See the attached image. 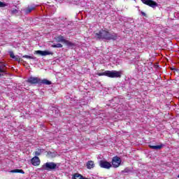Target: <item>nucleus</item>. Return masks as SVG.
I'll return each instance as SVG.
<instances>
[{"label":"nucleus","mask_w":179,"mask_h":179,"mask_svg":"<svg viewBox=\"0 0 179 179\" xmlns=\"http://www.w3.org/2000/svg\"><path fill=\"white\" fill-rule=\"evenodd\" d=\"M95 37L98 38V40H113L115 41V40L118 38V34L102 29L95 34Z\"/></svg>","instance_id":"nucleus-1"},{"label":"nucleus","mask_w":179,"mask_h":179,"mask_svg":"<svg viewBox=\"0 0 179 179\" xmlns=\"http://www.w3.org/2000/svg\"><path fill=\"white\" fill-rule=\"evenodd\" d=\"M41 169L46 171H55L57 169H59V164H56L55 162H46L42 166Z\"/></svg>","instance_id":"nucleus-2"},{"label":"nucleus","mask_w":179,"mask_h":179,"mask_svg":"<svg viewBox=\"0 0 179 179\" xmlns=\"http://www.w3.org/2000/svg\"><path fill=\"white\" fill-rule=\"evenodd\" d=\"M121 71H108V78H121Z\"/></svg>","instance_id":"nucleus-3"},{"label":"nucleus","mask_w":179,"mask_h":179,"mask_svg":"<svg viewBox=\"0 0 179 179\" xmlns=\"http://www.w3.org/2000/svg\"><path fill=\"white\" fill-rule=\"evenodd\" d=\"M121 158L118 156H115L112 159V165L113 167L117 169V167H120V164H121Z\"/></svg>","instance_id":"nucleus-4"},{"label":"nucleus","mask_w":179,"mask_h":179,"mask_svg":"<svg viewBox=\"0 0 179 179\" xmlns=\"http://www.w3.org/2000/svg\"><path fill=\"white\" fill-rule=\"evenodd\" d=\"M27 82L30 85H40V78L37 77H30L27 80Z\"/></svg>","instance_id":"nucleus-5"},{"label":"nucleus","mask_w":179,"mask_h":179,"mask_svg":"<svg viewBox=\"0 0 179 179\" xmlns=\"http://www.w3.org/2000/svg\"><path fill=\"white\" fill-rule=\"evenodd\" d=\"M141 2H143V3L145 5L150 6L151 8H156V6L158 5L157 3L152 0H141Z\"/></svg>","instance_id":"nucleus-6"},{"label":"nucleus","mask_w":179,"mask_h":179,"mask_svg":"<svg viewBox=\"0 0 179 179\" xmlns=\"http://www.w3.org/2000/svg\"><path fill=\"white\" fill-rule=\"evenodd\" d=\"M99 166L100 167H101V169H110L113 165H111V164L107 161H104V160H101L99 162Z\"/></svg>","instance_id":"nucleus-7"},{"label":"nucleus","mask_w":179,"mask_h":179,"mask_svg":"<svg viewBox=\"0 0 179 179\" xmlns=\"http://www.w3.org/2000/svg\"><path fill=\"white\" fill-rule=\"evenodd\" d=\"M36 54H37L38 55H41L42 57H45L47 55H53L54 52H50L48 50H36Z\"/></svg>","instance_id":"nucleus-8"},{"label":"nucleus","mask_w":179,"mask_h":179,"mask_svg":"<svg viewBox=\"0 0 179 179\" xmlns=\"http://www.w3.org/2000/svg\"><path fill=\"white\" fill-rule=\"evenodd\" d=\"M36 6H36L34 4L28 6V7H27L26 8H24L22 10L25 15H29V13H31V12H33V10H34V9H36Z\"/></svg>","instance_id":"nucleus-9"},{"label":"nucleus","mask_w":179,"mask_h":179,"mask_svg":"<svg viewBox=\"0 0 179 179\" xmlns=\"http://www.w3.org/2000/svg\"><path fill=\"white\" fill-rule=\"evenodd\" d=\"M31 162L33 166H40V158L38 157H34Z\"/></svg>","instance_id":"nucleus-10"},{"label":"nucleus","mask_w":179,"mask_h":179,"mask_svg":"<svg viewBox=\"0 0 179 179\" xmlns=\"http://www.w3.org/2000/svg\"><path fill=\"white\" fill-rule=\"evenodd\" d=\"M133 168L126 167L123 171H121V173L126 174V176H128V174L133 172Z\"/></svg>","instance_id":"nucleus-11"},{"label":"nucleus","mask_w":179,"mask_h":179,"mask_svg":"<svg viewBox=\"0 0 179 179\" xmlns=\"http://www.w3.org/2000/svg\"><path fill=\"white\" fill-rule=\"evenodd\" d=\"M149 148L152 149V150H160L163 148V144L159 145H149Z\"/></svg>","instance_id":"nucleus-12"},{"label":"nucleus","mask_w":179,"mask_h":179,"mask_svg":"<svg viewBox=\"0 0 179 179\" xmlns=\"http://www.w3.org/2000/svg\"><path fill=\"white\" fill-rule=\"evenodd\" d=\"M86 166L88 170H92V169H94V162L88 161L86 164Z\"/></svg>","instance_id":"nucleus-13"},{"label":"nucleus","mask_w":179,"mask_h":179,"mask_svg":"<svg viewBox=\"0 0 179 179\" xmlns=\"http://www.w3.org/2000/svg\"><path fill=\"white\" fill-rule=\"evenodd\" d=\"M55 40L57 41V43H65L66 39L62 36H58L55 38Z\"/></svg>","instance_id":"nucleus-14"},{"label":"nucleus","mask_w":179,"mask_h":179,"mask_svg":"<svg viewBox=\"0 0 179 179\" xmlns=\"http://www.w3.org/2000/svg\"><path fill=\"white\" fill-rule=\"evenodd\" d=\"M51 81L47 80V79H43V80H41L40 79V81H39V85H51Z\"/></svg>","instance_id":"nucleus-15"},{"label":"nucleus","mask_w":179,"mask_h":179,"mask_svg":"<svg viewBox=\"0 0 179 179\" xmlns=\"http://www.w3.org/2000/svg\"><path fill=\"white\" fill-rule=\"evenodd\" d=\"M64 44H66L69 48H73V47H75V43L67 40L64 41Z\"/></svg>","instance_id":"nucleus-16"},{"label":"nucleus","mask_w":179,"mask_h":179,"mask_svg":"<svg viewBox=\"0 0 179 179\" xmlns=\"http://www.w3.org/2000/svg\"><path fill=\"white\" fill-rule=\"evenodd\" d=\"M6 65L2 62H0V73H5L6 71H5V68H6Z\"/></svg>","instance_id":"nucleus-17"},{"label":"nucleus","mask_w":179,"mask_h":179,"mask_svg":"<svg viewBox=\"0 0 179 179\" xmlns=\"http://www.w3.org/2000/svg\"><path fill=\"white\" fill-rule=\"evenodd\" d=\"M73 179H86L83 178V176L79 173H75L73 176Z\"/></svg>","instance_id":"nucleus-18"},{"label":"nucleus","mask_w":179,"mask_h":179,"mask_svg":"<svg viewBox=\"0 0 179 179\" xmlns=\"http://www.w3.org/2000/svg\"><path fill=\"white\" fill-rule=\"evenodd\" d=\"M10 173H20L21 174H24V171L22 169H13L10 171Z\"/></svg>","instance_id":"nucleus-19"},{"label":"nucleus","mask_w":179,"mask_h":179,"mask_svg":"<svg viewBox=\"0 0 179 179\" xmlns=\"http://www.w3.org/2000/svg\"><path fill=\"white\" fill-rule=\"evenodd\" d=\"M22 58H27L28 59H34V61H37V57L29 55H23Z\"/></svg>","instance_id":"nucleus-20"},{"label":"nucleus","mask_w":179,"mask_h":179,"mask_svg":"<svg viewBox=\"0 0 179 179\" xmlns=\"http://www.w3.org/2000/svg\"><path fill=\"white\" fill-rule=\"evenodd\" d=\"M43 152H44V150L42 149H38L36 152H35V157H37V156H40Z\"/></svg>","instance_id":"nucleus-21"},{"label":"nucleus","mask_w":179,"mask_h":179,"mask_svg":"<svg viewBox=\"0 0 179 179\" xmlns=\"http://www.w3.org/2000/svg\"><path fill=\"white\" fill-rule=\"evenodd\" d=\"M48 156H49V157H55L57 156V154L55 152L48 151Z\"/></svg>","instance_id":"nucleus-22"},{"label":"nucleus","mask_w":179,"mask_h":179,"mask_svg":"<svg viewBox=\"0 0 179 179\" xmlns=\"http://www.w3.org/2000/svg\"><path fill=\"white\" fill-rule=\"evenodd\" d=\"M52 48H62V44L61 43H57V44H54L52 45Z\"/></svg>","instance_id":"nucleus-23"},{"label":"nucleus","mask_w":179,"mask_h":179,"mask_svg":"<svg viewBox=\"0 0 179 179\" xmlns=\"http://www.w3.org/2000/svg\"><path fill=\"white\" fill-rule=\"evenodd\" d=\"M10 15H17V13H19V10H17V9H13L10 10Z\"/></svg>","instance_id":"nucleus-24"},{"label":"nucleus","mask_w":179,"mask_h":179,"mask_svg":"<svg viewBox=\"0 0 179 179\" xmlns=\"http://www.w3.org/2000/svg\"><path fill=\"white\" fill-rule=\"evenodd\" d=\"M108 73V71H106L105 72H103V73H98L97 75L98 76H107Z\"/></svg>","instance_id":"nucleus-25"},{"label":"nucleus","mask_w":179,"mask_h":179,"mask_svg":"<svg viewBox=\"0 0 179 179\" xmlns=\"http://www.w3.org/2000/svg\"><path fill=\"white\" fill-rule=\"evenodd\" d=\"M8 52L10 54V58H13V59L15 58V54L13 53V52L9 51Z\"/></svg>","instance_id":"nucleus-26"},{"label":"nucleus","mask_w":179,"mask_h":179,"mask_svg":"<svg viewBox=\"0 0 179 179\" xmlns=\"http://www.w3.org/2000/svg\"><path fill=\"white\" fill-rule=\"evenodd\" d=\"M5 6H6V4L2 1H0V8H5Z\"/></svg>","instance_id":"nucleus-27"},{"label":"nucleus","mask_w":179,"mask_h":179,"mask_svg":"<svg viewBox=\"0 0 179 179\" xmlns=\"http://www.w3.org/2000/svg\"><path fill=\"white\" fill-rule=\"evenodd\" d=\"M13 59H14V61L20 62V59H19V56H17V55L15 56V57H13Z\"/></svg>","instance_id":"nucleus-28"},{"label":"nucleus","mask_w":179,"mask_h":179,"mask_svg":"<svg viewBox=\"0 0 179 179\" xmlns=\"http://www.w3.org/2000/svg\"><path fill=\"white\" fill-rule=\"evenodd\" d=\"M141 15H142L143 16H146V13H145V12H143V11L141 12Z\"/></svg>","instance_id":"nucleus-29"},{"label":"nucleus","mask_w":179,"mask_h":179,"mask_svg":"<svg viewBox=\"0 0 179 179\" xmlns=\"http://www.w3.org/2000/svg\"><path fill=\"white\" fill-rule=\"evenodd\" d=\"M173 71H176V72H178V69H173Z\"/></svg>","instance_id":"nucleus-30"},{"label":"nucleus","mask_w":179,"mask_h":179,"mask_svg":"<svg viewBox=\"0 0 179 179\" xmlns=\"http://www.w3.org/2000/svg\"><path fill=\"white\" fill-rule=\"evenodd\" d=\"M0 76H1V73H0Z\"/></svg>","instance_id":"nucleus-31"}]
</instances>
